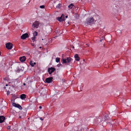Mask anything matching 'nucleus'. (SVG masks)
Instances as JSON below:
<instances>
[{"mask_svg": "<svg viewBox=\"0 0 131 131\" xmlns=\"http://www.w3.org/2000/svg\"><path fill=\"white\" fill-rule=\"evenodd\" d=\"M73 60V59L70 57H67V58H62V63L63 64H66L67 63H70Z\"/></svg>", "mask_w": 131, "mask_h": 131, "instance_id": "obj_1", "label": "nucleus"}, {"mask_svg": "<svg viewBox=\"0 0 131 131\" xmlns=\"http://www.w3.org/2000/svg\"><path fill=\"white\" fill-rule=\"evenodd\" d=\"M94 21V19L92 17H88L86 19L85 22L87 24H92Z\"/></svg>", "mask_w": 131, "mask_h": 131, "instance_id": "obj_2", "label": "nucleus"}, {"mask_svg": "<svg viewBox=\"0 0 131 131\" xmlns=\"http://www.w3.org/2000/svg\"><path fill=\"white\" fill-rule=\"evenodd\" d=\"M68 17V15L66 16L65 17L64 15L63 14H62L60 17H57V19L59 21L61 22L65 20L66 19L65 18H67Z\"/></svg>", "mask_w": 131, "mask_h": 131, "instance_id": "obj_3", "label": "nucleus"}, {"mask_svg": "<svg viewBox=\"0 0 131 131\" xmlns=\"http://www.w3.org/2000/svg\"><path fill=\"white\" fill-rule=\"evenodd\" d=\"M102 120L100 118H99L98 117L96 118V119L94 120V122L95 124H98L101 122H103V118L102 117ZM103 122H102L103 123Z\"/></svg>", "mask_w": 131, "mask_h": 131, "instance_id": "obj_4", "label": "nucleus"}, {"mask_svg": "<svg viewBox=\"0 0 131 131\" xmlns=\"http://www.w3.org/2000/svg\"><path fill=\"white\" fill-rule=\"evenodd\" d=\"M24 67H18L15 70V72L17 73H19L20 72H23L24 70Z\"/></svg>", "mask_w": 131, "mask_h": 131, "instance_id": "obj_5", "label": "nucleus"}, {"mask_svg": "<svg viewBox=\"0 0 131 131\" xmlns=\"http://www.w3.org/2000/svg\"><path fill=\"white\" fill-rule=\"evenodd\" d=\"M56 70L55 68L51 67L50 68H49L48 69V71L49 74H51Z\"/></svg>", "mask_w": 131, "mask_h": 131, "instance_id": "obj_6", "label": "nucleus"}, {"mask_svg": "<svg viewBox=\"0 0 131 131\" xmlns=\"http://www.w3.org/2000/svg\"><path fill=\"white\" fill-rule=\"evenodd\" d=\"M53 78L52 77L47 78L45 79V82L49 83H51L53 81Z\"/></svg>", "mask_w": 131, "mask_h": 131, "instance_id": "obj_7", "label": "nucleus"}, {"mask_svg": "<svg viewBox=\"0 0 131 131\" xmlns=\"http://www.w3.org/2000/svg\"><path fill=\"white\" fill-rule=\"evenodd\" d=\"M13 44L10 42H8L6 44V48L8 49H11L13 47Z\"/></svg>", "mask_w": 131, "mask_h": 131, "instance_id": "obj_8", "label": "nucleus"}, {"mask_svg": "<svg viewBox=\"0 0 131 131\" xmlns=\"http://www.w3.org/2000/svg\"><path fill=\"white\" fill-rule=\"evenodd\" d=\"M29 36L28 34L26 33L23 34L21 37V38L22 39H25L27 38H29Z\"/></svg>", "mask_w": 131, "mask_h": 131, "instance_id": "obj_9", "label": "nucleus"}, {"mask_svg": "<svg viewBox=\"0 0 131 131\" xmlns=\"http://www.w3.org/2000/svg\"><path fill=\"white\" fill-rule=\"evenodd\" d=\"M39 25V22L38 21H36L33 23L32 26H34V27L37 28L38 27Z\"/></svg>", "mask_w": 131, "mask_h": 131, "instance_id": "obj_10", "label": "nucleus"}, {"mask_svg": "<svg viewBox=\"0 0 131 131\" xmlns=\"http://www.w3.org/2000/svg\"><path fill=\"white\" fill-rule=\"evenodd\" d=\"M5 119V117L3 116H0V123L4 122Z\"/></svg>", "mask_w": 131, "mask_h": 131, "instance_id": "obj_11", "label": "nucleus"}, {"mask_svg": "<svg viewBox=\"0 0 131 131\" xmlns=\"http://www.w3.org/2000/svg\"><path fill=\"white\" fill-rule=\"evenodd\" d=\"M26 59V58L25 56L21 57L19 58L20 61L22 62H23L24 61H25Z\"/></svg>", "mask_w": 131, "mask_h": 131, "instance_id": "obj_12", "label": "nucleus"}, {"mask_svg": "<svg viewBox=\"0 0 131 131\" xmlns=\"http://www.w3.org/2000/svg\"><path fill=\"white\" fill-rule=\"evenodd\" d=\"M60 30L59 29H56L55 30V32L58 36H59L62 34V32L60 33Z\"/></svg>", "mask_w": 131, "mask_h": 131, "instance_id": "obj_13", "label": "nucleus"}, {"mask_svg": "<svg viewBox=\"0 0 131 131\" xmlns=\"http://www.w3.org/2000/svg\"><path fill=\"white\" fill-rule=\"evenodd\" d=\"M74 57L76 61H78L80 60V58L79 57L78 55L77 54H75L74 56Z\"/></svg>", "mask_w": 131, "mask_h": 131, "instance_id": "obj_14", "label": "nucleus"}, {"mask_svg": "<svg viewBox=\"0 0 131 131\" xmlns=\"http://www.w3.org/2000/svg\"><path fill=\"white\" fill-rule=\"evenodd\" d=\"M103 118V122H105L109 118V117L107 115H105L104 117H102Z\"/></svg>", "mask_w": 131, "mask_h": 131, "instance_id": "obj_15", "label": "nucleus"}, {"mask_svg": "<svg viewBox=\"0 0 131 131\" xmlns=\"http://www.w3.org/2000/svg\"><path fill=\"white\" fill-rule=\"evenodd\" d=\"M26 95L25 94H22L20 95V98L22 100L24 99L26 97Z\"/></svg>", "mask_w": 131, "mask_h": 131, "instance_id": "obj_16", "label": "nucleus"}, {"mask_svg": "<svg viewBox=\"0 0 131 131\" xmlns=\"http://www.w3.org/2000/svg\"><path fill=\"white\" fill-rule=\"evenodd\" d=\"M73 6L74 7V6L72 3H71L68 6V7L70 9L72 8Z\"/></svg>", "mask_w": 131, "mask_h": 131, "instance_id": "obj_17", "label": "nucleus"}, {"mask_svg": "<svg viewBox=\"0 0 131 131\" xmlns=\"http://www.w3.org/2000/svg\"><path fill=\"white\" fill-rule=\"evenodd\" d=\"M19 104H17L15 103H13L12 104L15 107H17Z\"/></svg>", "mask_w": 131, "mask_h": 131, "instance_id": "obj_18", "label": "nucleus"}, {"mask_svg": "<svg viewBox=\"0 0 131 131\" xmlns=\"http://www.w3.org/2000/svg\"><path fill=\"white\" fill-rule=\"evenodd\" d=\"M29 64L31 67H32L34 66L33 63L32 61L31 60L30 61Z\"/></svg>", "mask_w": 131, "mask_h": 131, "instance_id": "obj_19", "label": "nucleus"}, {"mask_svg": "<svg viewBox=\"0 0 131 131\" xmlns=\"http://www.w3.org/2000/svg\"><path fill=\"white\" fill-rule=\"evenodd\" d=\"M34 36L36 37L38 35V32L36 31H34L33 34Z\"/></svg>", "mask_w": 131, "mask_h": 131, "instance_id": "obj_20", "label": "nucleus"}, {"mask_svg": "<svg viewBox=\"0 0 131 131\" xmlns=\"http://www.w3.org/2000/svg\"><path fill=\"white\" fill-rule=\"evenodd\" d=\"M74 15L75 18L77 19L79 18V16L78 14L76 13Z\"/></svg>", "mask_w": 131, "mask_h": 131, "instance_id": "obj_21", "label": "nucleus"}, {"mask_svg": "<svg viewBox=\"0 0 131 131\" xmlns=\"http://www.w3.org/2000/svg\"><path fill=\"white\" fill-rule=\"evenodd\" d=\"M56 62H59L60 61V58H56Z\"/></svg>", "mask_w": 131, "mask_h": 131, "instance_id": "obj_22", "label": "nucleus"}, {"mask_svg": "<svg viewBox=\"0 0 131 131\" xmlns=\"http://www.w3.org/2000/svg\"><path fill=\"white\" fill-rule=\"evenodd\" d=\"M20 110H21L22 109V108L21 106L19 104L18 105V107H17Z\"/></svg>", "mask_w": 131, "mask_h": 131, "instance_id": "obj_23", "label": "nucleus"}, {"mask_svg": "<svg viewBox=\"0 0 131 131\" xmlns=\"http://www.w3.org/2000/svg\"><path fill=\"white\" fill-rule=\"evenodd\" d=\"M3 79L5 81H8V78L7 77H4L3 78Z\"/></svg>", "mask_w": 131, "mask_h": 131, "instance_id": "obj_24", "label": "nucleus"}, {"mask_svg": "<svg viewBox=\"0 0 131 131\" xmlns=\"http://www.w3.org/2000/svg\"><path fill=\"white\" fill-rule=\"evenodd\" d=\"M62 66V67H63V66L62 65V64L61 63L58 64L57 65V66L58 67H61Z\"/></svg>", "mask_w": 131, "mask_h": 131, "instance_id": "obj_25", "label": "nucleus"}, {"mask_svg": "<svg viewBox=\"0 0 131 131\" xmlns=\"http://www.w3.org/2000/svg\"><path fill=\"white\" fill-rule=\"evenodd\" d=\"M17 97V95L14 94L12 96V99H15L16 98V97Z\"/></svg>", "mask_w": 131, "mask_h": 131, "instance_id": "obj_26", "label": "nucleus"}, {"mask_svg": "<svg viewBox=\"0 0 131 131\" xmlns=\"http://www.w3.org/2000/svg\"><path fill=\"white\" fill-rule=\"evenodd\" d=\"M61 4L60 3L56 7H58L59 8H60L61 7Z\"/></svg>", "mask_w": 131, "mask_h": 131, "instance_id": "obj_27", "label": "nucleus"}, {"mask_svg": "<svg viewBox=\"0 0 131 131\" xmlns=\"http://www.w3.org/2000/svg\"><path fill=\"white\" fill-rule=\"evenodd\" d=\"M45 7V6L44 5H42L40 6V7L41 8H44Z\"/></svg>", "mask_w": 131, "mask_h": 131, "instance_id": "obj_28", "label": "nucleus"}, {"mask_svg": "<svg viewBox=\"0 0 131 131\" xmlns=\"http://www.w3.org/2000/svg\"><path fill=\"white\" fill-rule=\"evenodd\" d=\"M12 99L11 100V102L12 103H14V102H15V99Z\"/></svg>", "mask_w": 131, "mask_h": 131, "instance_id": "obj_29", "label": "nucleus"}, {"mask_svg": "<svg viewBox=\"0 0 131 131\" xmlns=\"http://www.w3.org/2000/svg\"><path fill=\"white\" fill-rule=\"evenodd\" d=\"M11 127V126H8L7 127V129H8V130L10 129Z\"/></svg>", "mask_w": 131, "mask_h": 131, "instance_id": "obj_30", "label": "nucleus"}, {"mask_svg": "<svg viewBox=\"0 0 131 131\" xmlns=\"http://www.w3.org/2000/svg\"><path fill=\"white\" fill-rule=\"evenodd\" d=\"M36 37L34 36L32 38V40L33 41L35 40Z\"/></svg>", "mask_w": 131, "mask_h": 131, "instance_id": "obj_31", "label": "nucleus"}, {"mask_svg": "<svg viewBox=\"0 0 131 131\" xmlns=\"http://www.w3.org/2000/svg\"><path fill=\"white\" fill-rule=\"evenodd\" d=\"M71 119H73V121L72 122H70L71 123H72L74 121V119L73 117H71Z\"/></svg>", "mask_w": 131, "mask_h": 131, "instance_id": "obj_32", "label": "nucleus"}, {"mask_svg": "<svg viewBox=\"0 0 131 131\" xmlns=\"http://www.w3.org/2000/svg\"><path fill=\"white\" fill-rule=\"evenodd\" d=\"M10 93V92L9 91H8L7 92V95H8Z\"/></svg>", "mask_w": 131, "mask_h": 131, "instance_id": "obj_33", "label": "nucleus"}, {"mask_svg": "<svg viewBox=\"0 0 131 131\" xmlns=\"http://www.w3.org/2000/svg\"><path fill=\"white\" fill-rule=\"evenodd\" d=\"M31 45L33 47H35V45L34 43H31Z\"/></svg>", "mask_w": 131, "mask_h": 131, "instance_id": "obj_34", "label": "nucleus"}, {"mask_svg": "<svg viewBox=\"0 0 131 131\" xmlns=\"http://www.w3.org/2000/svg\"><path fill=\"white\" fill-rule=\"evenodd\" d=\"M40 119L41 121H43V119L42 117H40Z\"/></svg>", "mask_w": 131, "mask_h": 131, "instance_id": "obj_35", "label": "nucleus"}, {"mask_svg": "<svg viewBox=\"0 0 131 131\" xmlns=\"http://www.w3.org/2000/svg\"><path fill=\"white\" fill-rule=\"evenodd\" d=\"M97 16V17H99V16L97 15H95L94 16V17L95 16Z\"/></svg>", "mask_w": 131, "mask_h": 131, "instance_id": "obj_36", "label": "nucleus"}, {"mask_svg": "<svg viewBox=\"0 0 131 131\" xmlns=\"http://www.w3.org/2000/svg\"><path fill=\"white\" fill-rule=\"evenodd\" d=\"M39 108H40V109H41L42 108V107L41 106H40L39 107Z\"/></svg>", "mask_w": 131, "mask_h": 131, "instance_id": "obj_37", "label": "nucleus"}, {"mask_svg": "<svg viewBox=\"0 0 131 131\" xmlns=\"http://www.w3.org/2000/svg\"><path fill=\"white\" fill-rule=\"evenodd\" d=\"M12 87L13 88H15V86L14 85H12Z\"/></svg>", "mask_w": 131, "mask_h": 131, "instance_id": "obj_38", "label": "nucleus"}, {"mask_svg": "<svg viewBox=\"0 0 131 131\" xmlns=\"http://www.w3.org/2000/svg\"><path fill=\"white\" fill-rule=\"evenodd\" d=\"M33 64H34V65H36V62H34L33 63Z\"/></svg>", "mask_w": 131, "mask_h": 131, "instance_id": "obj_39", "label": "nucleus"}, {"mask_svg": "<svg viewBox=\"0 0 131 131\" xmlns=\"http://www.w3.org/2000/svg\"><path fill=\"white\" fill-rule=\"evenodd\" d=\"M72 48H74V46H72Z\"/></svg>", "mask_w": 131, "mask_h": 131, "instance_id": "obj_40", "label": "nucleus"}, {"mask_svg": "<svg viewBox=\"0 0 131 131\" xmlns=\"http://www.w3.org/2000/svg\"><path fill=\"white\" fill-rule=\"evenodd\" d=\"M23 84L24 85H26V84L25 83H24Z\"/></svg>", "mask_w": 131, "mask_h": 131, "instance_id": "obj_41", "label": "nucleus"}, {"mask_svg": "<svg viewBox=\"0 0 131 131\" xmlns=\"http://www.w3.org/2000/svg\"><path fill=\"white\" fill-rule=\"evenodd\" d=\"M118 31H119L121 33V30H118Z\"/></svg>", "mask_w": 131, "mask_h": 131, "instance_id": "obj_42", "label": "nucleus"}, {"mask_svg": "<svg viewBox=\"0 0 131 131\" xmlns=\"http://www.w3.org/2000/svg\"><path fill=\"white\" fill-rule=\"evenodd\" d=\"M102 40H103V39L100 40V42H102Z\"/></svg>", "mask_w": 131, "mask_h": 131, "instance_id": "obj_43", "label": "nucleus"}, {"mask_svg": "<svg viewBox=\"0 0 131 131\" xmlns=\"http://www.w3.org/2000/svg\"><path fill=\"white\" fill-rule=\"evenodd\" d=\"M6 86H8V84H6Z\"/></svg>", "mask_w": 131, "mask_h": 131, "instance_id": "obj_44", "label": "nucleus"}, {"mask_svg": "<svg viewBox=\"0 0 131 131\" xmlns=\"http://www.w3.org/2000/svg\"><path fill=\"white\" fill-rule=\"evenodd\" d=\"M19 117L20 118H21V117L20 116H19Z\"/></svg>", "mask_w": 131, "mask_h": 131, "instance_id": "obj_45", "label": "nucleus"}, {"mask_svg": "<svg viewBox=\"0 0 131 131\" xmlns=\"http://www.w3.org/2000/svg\"><path fill=\"white\" fill-rule=\"evenodd\" d=\"M6 88V87H4V88Z\"/></svg>", "mask_w": 131, "mask_h": 131, "instance_id": "obj_46", "label": "nucleus"}, {"mask_svg": "<svg viewBox=\"0 0 131 131\" xmlns=\"http://www.w3.org/2000/svg\"><path fill=\"white\" fill-rule=\"evenodd\" d=\"M83 60L84 61H85V59H84Z\"/></svg>", "mask_w": 131, "mask_h": 131, "instance_id": "obj_47", "label": "nucleus"}]
</instances>
